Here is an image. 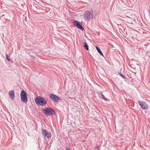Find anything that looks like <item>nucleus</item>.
Listing matches in <instances>:
<instances>
[{
  "mask_svg": "<svg viewBox=\"0 0 150 150\" xmlns=\"http://www.w3.org/2000/svg\"><path fill=\"white\" fill-rule=\"evenodd\" d=\"M35 101L37 105L41 106L45 105L47 103L46 100L40 96H38L35 98Z\"/></svg>",
  "mask_w": 150,
  "mask_h": 150,
  "instance_id": "nucleus-1",
  "label": "nucleus"
},
{
  "mask_svg": "<svg viewBox=\"0 0 150 150\" xmlns=\"http://www.w3.org/2000/svg\"><path fill=\"white\" fill-rule=\"evenodd\" d=\"M93 16V14L89 11H85L83 13V18L86 21H89L91 19H92Z\"/></svg>",
  "mask_w": 150,
  "mask_h": 150,
  "instance_id": "nucleus-2",
  "label": "nucleus"
},
{
  "mask_svg": "<svg viewBox=\"0 0 150 150\" xmlns=\"http://www.w3.org/2000/svg\"><path fill=\"white\" fill-rule=\"evenodd\" d=\"M43 113L46 116L50 115V114L54 115L55 112L51 108H46L42 110Z\"/></svg>",
  "mask_w": 150,
  "mask_h": 150,
  "instance_id": "nucleus-3",
  "label": "nucleus"
},
{
  "mask_svg": "<svg viewBox=\"0 0 150 150\" xmlns=\"http://www.w3.org/2000/svg\"><path fill=\"white\" fill-rule=\"evenodd\" d=\"M21 100L24 103H26L28 101L27 94L24 90L21 91L20 93Z\"/></svg>",
  "mask_w": 150,
  "mask_h": 150,
  "instance_id": "nucleus-4",
  "label": "nucleus"
},
{
  "mask_svg": "<svg viewBox=\"0 0 150 150\" xmlns=\"http://www.w3.org/2000/svg\"><path fill=\"white\" fill-rule=\"evenodd\" d=\"M42 134L45 138H47V139L51 137V133L47 132L46 130L43 129H42Z\"/></svg>",
  "mask_w": 150,
  "mask_h": 150,
  "instance_id": "nucleus-5",
  "label": "nucleus"
},
{
  "mask_svg": "<svg viewBox=\"0 0 150 150\" xmlns=\"http://www.w3.org/2000/svg\"><path fill=\"white\" fill-rule=\"evenodd\" d=\"M138 102L142 109L146 110L148 108V105L145 102L139 100Z\"/></svg>",
  "mask_w": 150,
  "mask_h": 150,
  "instance_id": "nucleus-6",
  "label": "nucleus"
},
{
  "mask_svg": "<svg viewBox=\"0 0 150 150\" xmlns=\"http://www.w3.org/2000/svg\"><path fill=\"white\" fill-rule=\"evenodd\" d=\"M50 97L53 101L55 102H58L59 100L60 99V98L57 95L51 94L50 95Z\"/></svg>",
  "mask_w": 150,
  "mask_h": 150,
  "instance_id": "nucleus-7",
  "label": "nucleus"
},
{
  "mask_svg": "<svg viewBox=\"0 0 150 150\" xmlns=\"http://www.w3.org/2000/svg\"><path fill=\"white\" fill-rule=\"evenodd\" d=\"M74 23L75 25L78 28L82 30H84L83 28L82 25L80 24V23L79 22L75 21H74Z\"/></svg>",
  "mask_w": 150,
  "mask_h": 150,
  "instance_id": "nucleus-8",
  "label": "nucleus"
},
{
  "mask_svg": "<svg viewBox=\"0 0 150 150\" xmlns=\"http://www.w3.org/2000/svg\"><path fill=\"white\" fill-rule=\"evenodd\" d=\"M8 95L11 99L13 100L15 98L14 92L13 90L9 91L8 92Z\"/></svg>",
  "mask_w": 150,
  "mask_h": 150,
  "instance_id": "nucleus-9",
  "label": "nucleus"
},
{
  "mask_svg": "<svg viewBox=\"0 0 150 150\" xmlns=\"http://www.w3.org/2000/svg\"><path fill=\"white\" fill-rule=\"evenodd\" d=\"M99 97L100 98H102L104 100H108V99L105 97L104 96L102 92H101L99 93Z\"/></svg>",
  "mask_w": 150,
  "mask_h": 150,
  "instance_id": "nucleus-10",
  "label": "nucleus"
},
{
  "mask_svg": "<svg viewBox=\"0 0 150 150\" xmlns=\"http://www.w3.org/2000/svg\"><path fill=\"white\" fill-rule=\"evenodd\" d=\"M96 47L97 51L99 52V53L101 55L103 56V54L102 52H101V50H100V49L97 46H96Z\"/></svg>",
  "mask_w": 150,
  "mask_h": 150,
  "instance_id": "nucleus-11",
  "label": "nucleus"
},
{
  "mask_svg": "<svg viewBox=\"0 0 150 150\" xmlns=\"http://www.w3.org/2000/svg\"><path fill=\"white\" fill-rule=\"evenodd\" d=\"M83 46L85 49L86 50H88V47L86 43L85 42H83Z\"/></svg>",
  "mask_w": 150,
  "mask_h": 150,
  "instance_id": "nucleus-12",
  "label": "nucleus"
},
{
  "mask_svg": "<svg viewBox=\"0 0 150 150\" xmlns=\"http://www.w3.org/2000/svg\"><path fill=\"white\" fill-rule=\"evenodd\" d=\"M118 73L121 76L124 78H125V76L124 75V74L122 73L121 72H119Z\"/></svg>",
  "mask_w": 150,
  "mask_h": 150,
  "instance_id": "nucleus-13",
  "label": "nucleus"
},
{
  "mask_svg": "<svg viewBox=\"0 0 150 150\" xmlns=\"http://www.w3.org/2000/svg\"><path fill=\"white\" fill-rule=\"evenodd\" d=\"M6 58L7 59L8 61H10V60H11V59H10V58H9L8 56V54H6Z\"/></svg>",
  "mask_w": 150,
  "mask_h": 150,
  "instance_id": "nucleus-14",
  "label": "nucleus"
},
{
  "mask_svg": "<svg viewBox=\"0 0 150 150\" xmlns=\"http://www.w3.org/2000/svg\"><path fill=\"white\" fill-rule=\"evenodd\" d=\"M69 148H67V149H66V150H69Z\"/></svg>",
  "mask_w": 150,
  "mask_h": 150,
  "instance_id": "nucleus-15",
  "label": "nucleus"
}]
</instances>
